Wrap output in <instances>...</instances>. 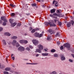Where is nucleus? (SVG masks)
<instances>
[{"label": "nucleus", "instance_id": "f257e3e1", "mask_svg": "<svg viewBox=\"0 0 74 74\" xmlns=\"http://www.w3.org/2000/svg\"><path fill=\"white\" fill-rule=\"evenodd\" d=\"M38 49H37L36 50V52H38L39 53H41V51L43 49V46L41 45H39L38 46Z\"/></svg>", "mask_w": 74, "mask_h": 74}, {"label": "nucleus", "instance_id": "f03ea898", "mask_svg": "<svg viewBox=\"0 0 74 74\" xmlns=\"http://www.w3.org/2000/svg\"><path fill=\"white\" fill-rule=\"evenodd\" d=\"M64 46L67 48H70V44L69 43H66L63 45Z\"/></svg>", "mask_w": 74, "mask_h": 74}, {"label": "nucleus", "instance_id": "7ed1b4c3", "mask_svg": "<svg viewBox=\"0 0 74 74\" xmlns=\"http://www.w3.org/2000/svg\"><path fill=\"white\" fill-rule=\"evenodd\" d=\"M32 42L33 44H34L35 45H37L38 43V40L35 39L32 40Z\"/></svg>", "mask_w": 74, "mask_h": 74}, {"label": "nucleus", "instance_id": "20e7f679", "mask_svg": "<svg viewBox=\"0 0 74 74\" xmlns=\"http://www.w3.org/2000/svg\"><path fill=\"white\" fill-rule=\"evenodd\" d=\"M18 51H25V48L22 47H20L18 48Z\"/></svg>", "mask_w": 74, "mask_h": 74}, {"label": "nucleus", "instance_id": "39448f33", "mask_svg": "<svg viewBox=\"0 0 74 74\" xmlns=\"http://www.w3.org/2000/svg\"><path fill=\"white\" fill-rule=\"evenodd\" d=\"M1 20H3L4 22H7V20H6V18H5V16H3L1 17Z\"/></svg>", "mask_w": 74, "mask_h": 74}, {"label": "nucleus", "instance_id": "423d86ee", "mask_svg": "<svg viewBox=\"0 0 74 74\" xmlns=\"http://www.w3.org/2000/svg\"><path fill=\"white\" fill-rule=\"evenodd\" d=\"M61 60H64L66 59V58H65V57L64 56H61Z\"/></svg>", "mask_w": 74, "mask_h": 74}, {"label": "nucleus", "instance_id": "0eeeda50", "mask_svg": "<svg viewBox=\"0 0 74 74\" xmlns=\"http://www.w3.org/2000/svg\"><path fill=\"white\" fill-rule=\"evenodd\" d=\"M39 35H40V34L38 33H37V32H36L34 34V36L35 37H38Z\"/></svg>", "mask_w": 74, "mask_h": 74}, {"label": "nucleus", "instance_id": "6e6552de", "mask_svg": "<svg viewBox=\"0 0 74 74\" xmlns=\"http://www.w3.org/2000/svg\"><path fill=\"white\" fill-rule=\"evenodd\" d=\"M49 54L48 53H42V55L44 56H48Z\"/></svg>", "mask_w": 74, "mask_h": 74}, {"label": "nucleus", "instance_id": "1a4fd4ad", "mask_svg": "<svg viewBox=\"0 0 74 74\" xmlns=\"http://www.w3.org/2000/svg\"><path fill=\"white\" fill-rule=\"evenodd\" d=\"M55 6L56 7H58V2L57 1H54L53 2V4H55Z\"/></svg>", "mask_w": 74, "mask_h": 74}, {"label": "nucleus", "instance_id": "9d476101", "mask_svg": "<svg viewBox=\"0 0 74 74\" xmlns=\"http://www.w3.org/2000/svg\"><path fill=\"white\" fill-rule=\"evenodd\" d=\"M56 10L55 9H52L51 10L50 12L51 14H53V13H54L55 12Z\"/></svg>", "mask_w": 74, "mask_h": 74}, {"label": "nucleus", "instance_id": "9b49d317", "mask_svg": "<svg viewBox=\"0 0 74 74\" xmlns=\"http://www.w3.org/2000/svg\"><path fill=\"white\" fill-rule=\"evenodd\" d=\"M5 36H10L11 34L8 32H5Z\"/></svg>", "mask_w": 74, "mask_h": 74}, {"label": "nucleus", "instance_id": "f8f14e48", "mask_svg": "<svg viewBox=\"0 0 74 74\" xmlns=\"http://www.w3.org/2000/svg\"><path fill=\"white\" fill-rule=\"evenodd\" d=\"M45 25H46V26H48V25H51V22H45Z\"/></svg>", "mask_w": 74, "mask_h": 74}, {"label": "nucleus", "instance_id": "ddd939ff", "mask_svg": "<svg viewBox=\"0 0 74 74\" xmlns=\"http://www.w3.org/2000/svg\"><path fill=\"white\" fill-rule=\"evenodd\" d=\"M67 26L68 27H70L71 26V23H67Z\"/></svg>", "mask_w": 74, "mask_h": 74}, {"label": "nucleus", "instance_id": "4468645a", "mask_svg": "<svg viewBox=\"0 0 74 74\" xmlns=\"http://www.w3.org/2000/svg\"><path fill=\"white\" fill-rule=\"evenodd\" d=\"M38 64L37 63H27V64H33L34 65H36V64Z\"/></svg>", "mask_w": 74, "mask_h": 74}, {"label": "nucleus", "instance_id": "2eb2a0df", "mask_svg": "<svg viewBox=\"0 0 74 74\" xmlns=\"http://www.w3.org/2000/svg\"><path fill=\"white\" fill-rule=\"evenodd\" d=\"M16 25V23H13L11 24V26L12 27H14Z\"/></svg>", "mask_w": 74, "mask_h": 74}, {"label": "nucleus", "instance_id": "dca6fc26", "mask_svg": "<svg viewBox=\"0 0 74 74\" xmlns=\"http://www.w3.org/2000/svg\"><path fill=\"white\" fill-rule=\"evenodd\" d=\"M50 26H56V25H55L54 23H53L52 24L51 22Z\"/></svg>", "mask_w": 74, "mask_h": 74}, {"label": "nucleus", "instance_id": "f3484780", "mask_svg": "<svg viewBox=\"0 0 74 74\" xmlns=\"http://www.w3.org/2000/svg\"><path fill=\"white\" fill-rule=\"evenodd\" d=\"M2 42L3 43V44L5 45H6V44H7V43H6V42H5V40H2Z\"/></svg>", "mask_w": 74, "mask_h": 74}, {"label": "nucleus", "instance_id": "a211bd4d", "mask_svg": "<svg viewBox=\"0 0 74 74\" xmlns=\"http://www.w3.org/2000/svg\"><path fill=\"white\" fill-rule=\"evenodd\" d=\"M13 41V42L12 43V44H13V45H15V43L16 42V41L15 40H14Z\"/></svg>", "mask_w": 74, "mask_h": 74}, {"label": "nucleus", "instance_id": "6ab92c4d", "mask_svg": "<svg viewBox=\"0 0 74 74\" xmlns=\"http://www.w3.org/2000/svg\"><path fill=\"white\" fill-rule=\"evenodd\" d=\"M17 38V37L14 36H13L12 37V39H16Z\"/></svg>", "mask_w": 74, "mask_h": 74}, {"label": "nucleus", "instance_id": "aec40b11", "mask_svg": "<svg viewBox=\"0 0 74 74\" xmlns=\"http://www.w3.org/2000/svg\"><path fill=\"white\" fill-rule=\"evenodd\" d=\"M47 39V40H51V36H48Z\"/></svg>", "mask_w": 74, "mask_h": 74}, {"label": "nucleus", "instance_id": "412c9836", "mask_svg": "<svg viewBox=\"0 0 74 74\" xmlns=\"http://www.w3.org/2000/svg\"><path fill=\"white\" fill-rule=\"evenodd\" d=\"M57 36H60V33L59 32H57L56 35V37H57Z\"/></svg>", "mask_w": 74, "mask_h": 74}, {"label": "nucleus", "instance_id": "4be33fe9", "mask_svg": "<svg viewBox=\"0 0 74 74\" xmlns=\"http://www.w3.org/2000/svg\"><path fill=\"white\" fill-rule=\"evenodd\" d=\"M10 68H7L5 69V71H9V70H10Z\"/></svg>", "mask_w": 74, "mask_h": 74}, {"label": "nucleus", "instance_id": "5701e85b", "mask_svg": "<svg viewBox=\"0 0 74 74\" xmlns=\"http://www.w3.org/2000/svg\"><path fill=\"white\" fill-rule=\"evenodd\" d=\"M24 40H21L20 41V42L21 44H23L24 43Z\"/></svg>", "mask_w": 74, "mask_h": 74}, {"label": "nucleus", "instance_id": "b1692460", "mask_svg": "<svg viewBox=\"0 0 74 74\" xmlns=\"http://www.w3.org/2000/svg\"><path fill=\"white\" fill-rule=\"evenodd\" d=\"M13 19H10V23H11V24H12V23L13 22Z\"/></svg>", "mask_w": 74, "mask_h": 74}, {"label": "nucleus", "instance_id": "393cba45", "mask_svg": "<svg viewBox=\"0 0 74 74\" xmlns=\"http://www.w3.org/2000/svg\"><path fill=\"white\" fill-rule=\"evenodd\" d=\"M10 5L11 7H15V5H14L12 4H10Z\"/></svg>", "mask_w": 74, "mask_h": 74}, {"label": "nucleus", "instance_id": "a878e982", "mask_svg": "<svg viewBox=\"0 0 74 74\" xmlns=\"http://www.w3.org/2000/svg\"><path fill=\"white\" fill-rule=\"evenodd\" d=\"M36 32V29H33L31 31V33H34V32Z\"/></svg>", "mask_w": 74, "mask_h": 74}, {"label": "nucleus", "instance_id": "bb28decb", "mask_svg": "<svg viewBox=\"0 0 74 74\" xmlns=\"http://www.w3.org/2000/svg\"><path fill=\"white\" fill-rule=\"evenodd\" d=\"M60 10H58L57 11V14H60Z\"/></svg>", "mask_w": 74, "mask_h": 74}, {"label": "nucleus", "instance_id": "cd10ccee", "mask_svg": "<svg viewBox=\"0 0 74 74\" xmlns=\"http://www.w3.org/2000/svg\"><path fill=\"white\" fill-rule=\"evenodd\" d=\"M32 5L33 7H35L37 5L36 3H33L32 4Z\"/></svg>", "mask_w": 74, "mask_h": 74}, {"label": "nucleus", "instance_id": "c85d7f7f", "mask_svg": "<svg viewBox=\"0 0 74 74\" xmlns=\"http://www.w3.org/2000/svg\"><path fill=\"white\" fill-rule=\"evenodd\" d=\"M27 42H28L27 41L24 40V44H27Z\"/></svg>", "mask_w": 74, "mask_h": 74}, {"label": "nucleus", "instance_id": "c756f323", "mask_svg": "<svg viewBox=\"0 0 74 74\" xmlns=\"http://www.w3.org/2000/svg\"><path fill=\"white\" fill-rule=\"evenodd\" d=\"M51 52H55V50L54 49H52L51 50Z\"/></svg>", "mask_w": 74, "mask_h": 74}, {"label": "nucleus", "instance_id": "7c9ffc66", "mask_svg": "<svg viewBox=\"0 0 74 74\" xmlns=\"http://www.w3.org/2000/svg\"><path fill=\"white\" fill-rule=\"evenodd\" d=\"M71 24H72V25H73H73H74V21H71Z\"/></svg>", "mask_w": 74, "mask_h": 74}, {"label": "nucleus", "instance_id": "2f4dec72", "mask_svg": "<svg viewBox=\"0 0 74 74\" xmlns=\"http://www.w3.org/2000/svg\"><path fill=\"white\" fill-rule=\"evenodd\" d=\"M60 49H61V50H62L63 49V46H62L60 47Z\"/></svg>", "mask_w": 74, "mask_h": 74}, {"label": "nucleus", "instance_id": "473e14b6", "mask_svg": "<svg viewBox=\"0 0 74 74\" xmlns=\"http://www.w3.org/2000/svg\"><path fill=\"white\" fill-rule=\"evenodd\" d=\"M56 74V71H53L51 74Z\"/></svg>", "mask_w": 74, "mask_h": 74}, {"label": "nucleus", "instance_id": "72a5a7b5", "mask_svg": "<svg viewBox=\"0 0 74 74\" xmlns=\"http://www.w3.org/2000/svg\"><path fill=\"white\" fill-rule=\"evenodd\" d=\"M58 25H59L60 26H61L62 25V22H58Z\"/></svg>", "mask_w": 74, "mask_h": 74}, {"label": "nucleus", "instance_id": "f704fd0d", "mask_svg": "<svg viewBox=\"0 0 74 74\" xmlns=\"http://www.w3.org/2000/svg\"><path fill=\"white\" fill-rule=\"evenodd\" d=\"M3 73L4 74H8V72L7 71H4Z\"/></svg>", "mask_w": 74, "mask_h": 74}, {"label": "nucleus", "instance_id": "c9c22d12", "mask_svg": "<svg viewBox=\"0 0 74 74\" xmlns=\"http://www.w3.org/2000/svg\"><path fill=\"white\" fill-rule=\"evenodd\" d=\"M54 57H58V55L57 54H55L54 55Z\"/></svg>", "mask_w": 74, "mask_h": 74}, {"label": "nucleus", "instance_id": "e433bc0d", "mask_svg": "<svg viewBox=\"0 0 74 74\" xmlns=\"http://www.w3.org/2000/svg\"><path fill=\"white\" fill-rule=\"evenodd\" d=\"M15 14L14 13H12L11 14V16H15Z\"/></svg>", "mask_w": 74, "mask_h": 74}, {"label": "nucleus", "instance_id": "4c0bfd02", "mask_svg": "<svg viewBox=\"0 0 74 74\" xmlns=\"http://www.w3.org/2000/svg\"><path fill=\"white\" fill-rule=\"evenodd\" d=\"M48 32H49V33H51V32H52V29H49V30Z\"/></svg>", "mask_w": 74, "mask_h": 74}, {"label": "nucleus", "instance_id": "58836bf2", "mask_svg": "<svg viewBox=\"0 0 74 74\" xmlns=\"http://www.w3.org/2000/svg\"><path fill=\"white\" fill-rule=\"evenodd\" d=\"M17 26H21V23H18L17 25Z\"/></svg>", "mask_w": 74, "mask_h": 74}, {"label": "nucleus", "instance_id": "ea45409f", "mask_svg": "<svg viewBox=\"0 0 74 74\" xmlns=\"http://www.w3.org/2000/svg\"><path fill=\"white\" fill-rule=\"evenodd\" d=\"M42 36V34H40V35H39L38 37H41Z\"/></svg>", "mask_w": 74, "mask_h": 74}, {"label": "nucleus", "instance_id": "a19ab883", "mask_svg": "<svg viewBox=\"0 0 74 74\" xmlns=\"http://www.w3.org/2000/svg\"><path fill=\"white\" fill-rule=\"evenodd\" d=\"M29 47L30 48H31V49H33V47L31 45H29Z\"/></svg>", "mask_w": 74, "mask_h": 74}, {"label": "nucleus", "instance_id": "79ce46f5", "mask_svg": "<svg viewBox=\"0 0 74 74\" xmlns=\"http://www.w3.org/2000/svg\"><path fill=\"white\" fill-rule=\"evenodd\" d=\"M53 15H54L55 16H58V14L56 13H53Z\"/></svg>", "mask_w": 74, "mask_h": 74}, {"label": "nucleus", "instance_id": "37998d69", "mask_svg": "<svg viewBox=\"0 0 74 74\" xmlns=\"http://www.w3.org/2000/svg\"><path fill=\"white\" fill-rule=\"evenodd\" d=\"M16 46L17 47H18L19 46V44L18 43H17L16 44Z\"/></svg>", "mask_w": 74, "mask_h": 74}, {"label": "nucleus", "instance_id": "c03bdc74", "mask_svg": "<svg viewBox=\"0 0 74 74\" xmlns=\"http://www.w3.org/2000/svg\"><path fill=\"white\" fill-rule=\"evenodd\" d=\"M6 25V23L5 22H4L3 23V26H5Z\"/></svg>", "mask_w": 74, "mask_h": 74}, {"label": "nucleus", "instance_id": "a18cd8bd", "mask_svg": "<svg viewBox=\"0 0 74 74\" xmlns=\"http://www.w3.org/2000/svg\"><path fill=\"white\" fill-rule=\"evenodd\" d=\"M69 61L70 62H73V60L71 59H69Z\"/></svg>", "mask_w": 74, "mask_h": 74}, {"label": "nucleus", "instance_id": "49530a36", "mask_svg": "<svg viewBox=\"0 0 74 74\" xmlns=\"http://www.w3.org/2000/svg\"><path fill=\"white\" fill-rule=\"evenodd\" d=\"M57 44L58 45H60V42L58 41L57 42Z\"/></svg>", "mask_w": 74, "mask_h": 74}, {"label": "nucleus", "instance_id": "de8ad7c7", "mask_svg": "<svg viewBox=\"0 0 74 74\" xmlns=\"http://www.w3.org/2000/svg\"><path fill=\"white\" fill-rule=\"evenodd\" d=\"M3 28L1 27H0V32H1L2 30H3Z\"/></svg>", "mask_w": 74, "mask_h": 74}, {"label": "nucleus", "instance_id": "09e8293b", "mask_svg": "<svg viewBox=\"0 0 74 74\" xmlns=\"http://www.w3.org/2000/svg\"><path fill=\"white\" fill-rule=\"evenodd\" d=\"M26 50H27V51H30V49L29 47H27L26 48Z\"/></svg>", "mask_w": 74, "mask_h": 74}, {"label": "nucleus", "instance_id": "8fccbe9b", "mask_svg": "<svg viewBox=\"0 0 74 74\" xmlns=\"http://www.w3.org/2000/svg\"><path fill=\"white\" fill-rule=\"evenodd\" d=\"M32 29H33V28H32V27H30L29 30H30V31H31V30H32Z\"/></svg>", "mask_w": 74, "mask_h": 74}, {"label": "nucleus", "instance_id": "3c124183", "mask_svg": "<svg viewBox=\"0 0 74 74\" xmlns=\"http://www.w3.org/2000/svg\"><path fill=\"white\" fill-rule=\"evenodd\" d=\"M53 18H55V19H58V18H57V17H56L55 16H54L53 17Z\"/></svg>", "mask_w": 74, "mask_h": 74}, {"label": "nucleus", "instance_id": "603ef678", "mask_svg": "<svg viewBox=\"0 0 74 74\" xmlns=\"http://www.w3.org/2000/svg\"><path fill=\"white\" fill-rule=\"evenodd\" d=\"M54 21L55 23H56V21H57V20H56V19H54Z\"/></svg>", "mask_w": 74, "mask_h": 74}, {"label": "nucleus", "instance_id": "864d4df0", "mask_svg": "<svg viewBox=\"0 0 74 74\" xmlns=\"http://www.w3.org/2000/svg\"><path fill=\"white\" fill-rule=\"evenodd\" d=\"M7 58H8V56L6 57V61L7 62H8V60H7Z\"/></svg>", "mask_w": 74, "mask_h": 74}, {"label": "nucleus", "instance_id": "5fc2aeb1", "mask_svg": "<svg viewBox=\"0 0 74 74\" xmlns=\"http://www.w3.org/2000/svg\"><path fill=\"white\" fill-rule=\"evenodd\" d=\"M71 55L73 57V58H74V54H71Z\"/></svg>", "mask_w": 74, "mask_h": 74}, {"label": "nucleus", "instance_id": "6e6d98bb", "mask_svg": "<svg viewBox=\"0 0 74 74\" xmlns=\"http://www.w3.org/2000/svg\"><path fill=\"white\" fill-rule=\"evenodd\" d=\"M38 56H39V55L38 54H37L36 55V57H38Z\"/></svg>", "mask_w": 74, "mask_h": 74}, {"label": "nucleus", "instance_id": "4d7b16f0", "mask_svg": "<svg viewBox=\"0 0 74 74\" xmlns=\"http://www.w3.org/2000/svg\"><path fill=\"white\" fill-rule=\"evenodd\" d=\"M12 59H13V60H14V59H15V57H12Z\"/></svg>", "mask_w": 74, "mask_h": 74}, {"label": "nucleus", "instance_id": "13d9d810", "mask_svg": "<svg viewBox=\"0 0 74 74\" xmlns=\"http://www.w3.org/2000/svg\"><path fill=\"white\" fill-rule=\"evenodd\" d=\"M37 1H38V2H40V0H36Z\"/></svg>", "mask_w": 74, "mask_h": 74}, {"label": "nucleus", "instance_id": "bf43d9fd", "mask_svg": "<svg viewBox=\"0 0 74 74\" xmlns=\"http://www.w3.org/2000/svg\"><path fill=\"white\" fill-rule=\"evenodd\" d=\"M50 16H51V17H52L53 16V15L50 14Z\"/></svg>", "mask_w": 74, "mask_h": 74}, {"label": "nucleus", "instance_id": "052dcab7", "mask_svg": "<svg viewBox=\"0 0 74 74\" xmlns=\"http://www.w3.org/2000/svg\"><path fill=\"white\" fill-rule=\"evenodd\" d=\"M3 22H2V21H1V20H0V23H2Z\"/></svg>", "mask_w": 74, "mask_h": 74}, {"label": "nucleus", "instance_id": "680f3d73", "mask_svg": "<svg viewBox=\"0 0 74 74\" xmlns=\"http://www.w3.org/2000/svg\"><path fill=\"white\" fill-rule=\"evenodd\" d=\"M44 50H45V51L46 52V51H47V49H45Z\"/></svg>", "mask_w": 74, "mask_h": 74}, {"label": "nucleus", "instance_id": "e2e57ef3", "mask_svg": "<svg viewBox=\"0 0 74 74\" xmlns=\"http://www.w3.org/2000/svg\"><path fill=\"white\" fill-rule=\"evenodd\" d=\"M42 7H45V6H44V5H43L42 6Z\"/></svg>", "mask_w": 74, "mask_h": 74}, {"label": "nucleus", "instance_id": "0e129e2a", "mask_svg": "<svg viewBox=\"0 0 74 74\" xmlns=\"http://www.w3.org/2000/svg\"><path fill=\"white\" fill-rule=\"evenodd\" d=\"M36 30H39V29L37 28L36 29Z\"/></svg>", "mask_w": 74, "mask_h": 74}, {"label": "nucleus", "instance_id": "69168bd1", "mask_svg": "<svg viewBox=\"0 0 74 74\" xmlns=\"http://www.w3.org/2000/svg\"><path fill=\"white\" fill-rule=\"evenodd\" d=\"M51 22H52L53 23V22H54V21H53V20H52V21H51Z\"/></svg>", "mask_w": 74, "mask_h": 74}, {"label": "nucleus", "instance_id": "338daca9", "mask_svg": "<svg viewBox=\"0 0 74 74\" xmlns=\"http://www.w3.org/2000/svg\"><path fill=\"white\" fill-rule=\"evenodd\" d=\"M13 55H14V54H12L11 58H12V56H13Z\"/></svg>", "mask_w": 74, "mask_h": 74}, {"label": "nucleus", "instance_id": "774afa93", "mask_svg": "<svg viewBox=\"0 0 74 74\" xmlns=\"http://www.w3.org/2000/svg\"><path fill=\"white\" fill-rule=\"evenodd\" d=\"M12 67H15V66L14 65H12Z\"/></svg>", "mask_w": 74, "mask_h": 74}]
</instances>
